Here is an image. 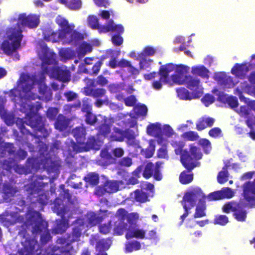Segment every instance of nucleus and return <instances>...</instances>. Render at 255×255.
Instances as JSON below:
<instances>
[{
    "mask_svg": "<svg viewBox=\"0 0 255 255\" xmlns=\"http://www.w3.org/2000/svg\"><path fill=\"white\" fill-rule=\"evenodd\" d=\"M55 21L60 28L57 31L50 27H45L42 30L43 38L46 42L56 43L61 40L64 44L75 46L83 39V34L74 29L75 25L69 24L61 15L57 16Z\"/></svg>",
    "mask_w": 255,
    "mask_h": 255,
    "instance_id": "f257e3e1",
    "label": "nucleus"
},
{
    "mask_svg": "<svg viewBox=\"0 0 255 255\" xmlns=\"http://www.w3.org/2000/svg\"><path fill=\"white\" fill-rule=\"evenodd\" d=\"M28 118L20 125L19 128L22 134L19 136L17 133V141L21 143L30 144L27 136H33L39 139L46 138L49 134L48 130L45 128L43 118L37 113H30L27 115Z\"/></svg>",
    "mask_w": 255,
    "mask_h": 255,
    "instance_id": "f03ea898",
    "label": "nucleus"
},
{
    "mask_svg": "<svg viewBox=\"0 0 255 255\" xmlns=\"http://www.w3.org/2000/svg\"><path fill=\"white\" fill-rule=\"evenodd\" d=\"M18 235L22 237L21 242L23 247L18 251L20 255H41V253H36L38 251L39 245L36 239L31 238L26 234V231L19 232ZM60 247L57 246H49L44 251L43 255H67L73 249H68L67 245L64 244H59Z\"/></svg>",
    "mask_w": 255,
    "mask_h": 255,
    "instance_id": "7ed1b4c3",
    "label": "nucleus"
},
{
    "mask_svg": "<svg viewBox=\"0 0 255 255\" xmlns=\"http://www.w3.org/2000/svg\"><path fill=\"white\" fill-rule=\"evenodd\" d=\"M172 145L176 155H180V161L182 165L189 171L200 165L198 160L202 158L200 149L194 144L189 145V151L183 150L185 143L183 141H174Z\"/></svg>",
    "mask_w": 255,
    "mask_h": 255,
    "instance_id": "20e7f679",
    "label": "nucleus"
},
{
    "mask_svg": "<svg viewBox=\"0 0 255 255\" xmlns=\"http://www.w3.org/2000/svg\"><path fill=\"white\" fill-rule=\"evenodd\" d=\"M24 224L27 229L31 228V231L33 234L43 233L40 236L42 244L47 243L51 239L52 237L47 229L48 223L43 220L39 213H37V216L31 215Z\"/></svg>",
    "mask_w": 255,
    "mask_h": 255,
    "instance_id": "39448f33",
    "label": "nucleus"
},
{
    "mask_svg": "<svg viewBox=\"0 0 255 255\" xmlns=\"http://www.w3.org/2000/svg\"><path fill=\"white\" fill-rule=\"evenodd\" d=\"M116 214L118 217V220L115 223L114 231L115 234L117 235H122L125 231L128 230V228L134 223L135 220L138 218L137 214H128L124 208L119 209Z\"/></svg>",
    "mask_w": 255,
    "mask_h": 255,
    "instance_id": "423d86ee",
    "label": "nucleus"
},
{
    "mask_svg": "<svg viewBox=\"0 0 255 255\" xmlns=\"http://www.w3.org/2000/svg\"><path fill=\"white\" fill-rule=\"evenodd\" d=\"M205 198L201 189H195L188 192L184 195L181 203L184 209V213L180 216L181 220L180 224H182L185 219L190 213V210L196 204L197 200L200 198Z\"/></svg>",
    "mask_w": 255,
    "mask_h": 255,
    "instance_id": "0eeeda50",
    "label": "nucleus"
},
{
    "mask_svg": "<svg viewBox=\"0 0 255 255\" xmlns=\"http://www.w3.org/2000/svg\"><path fill=\"white\" fill-rule=\"evenodd\" d=\"M86 228V223L83 219H78L76 220V224L70 234L67 235L66 237L59 238L57 243L58 244H64L67 245L68 249H73L71 244L80 241L82 231Z\"/></svg>",
    "mask_w": 255,
    "mask_h": 255,
    "instance_id": "6e6552de",
    "label": "nucleus"
},
{
    "mask_svg": "<svg viewBox=\"0 0 255 255\" xmlns=\"http://www.w3.org/2000/svg\"><path fill=\"white\" fill-rule=\"evenodd\" d=\"M5 34L6 39L1 43L0 48L4 54L10 56L16 52V28H7Z\"/></svg>",
    "mask_w": 255,
    "mask_h": 255,
    "instance_id": "1a4fd4ad",
    "label": "nucleus"
},
{
    "mask_svg": "<svg viewBox=\"0 0 255 255\" xmlns=\"http://www.w3.org/2000/svg\"><path fill=\"white\" fill-rule=\"evenodd\" d=\"M162 164L161 161H157L155 164L151 162H147L143 170V177L146 179L153 177V179L156 181L161 180L163 178L161 170Z\"/></svg>",
    "mask_w": 255,
    "mask_h": 255,
    "instance_id": "9d476101",
    "label": "nucleus"
},
{
    "mask_svg": "<svg viewBox=\"0 0 255 255\" xmlns=\"http://www.w3.org/2000/svg\"><path fill=\"white\" fill-rule=\"evenodd\" d=\"M17 27H27L30 29L36 28L39 23V17L36 14H29L26 15V13H21L18 15L17 18Z\"/></svg>",
    "mask_w": 255,
    "mask_h": 255,
    "instance_id": "9b49d317",
    "label": "nucleus"
},
{
    "mask_svg": "<svg viewBox=\"0 0 255 255\" xmlns=\"http://www.w3.org/2000/svg\"><path fill=\"white\" fill-rule=\"evenodd\" d=\"M243 195L249 207H255V179L253 181L246 182L243 185Z\"/></svg>",
    "mask_w": 255,
    "mask_h": 255,
    "instance_id": "f8f14e48",
    "label": "nucleus"
},
{
    "mask_svg": "<svg viewBox=\"0 0 255 255\" xmlns=\"http://www.w3.org/2000/svg\"><path fill=\"white\" fill-rule=\"evenodd\" d=\"M200 80L197 77L191 75L185 76L184 79L179 85H185L186 87L193 91L194 98H199L202 95V92L199 90Z\"/></svg>",
    "mask_w": 255,
    "mask_h": 255,
    "instance_id": "ddd939ff",
    "label": "nucleus"
},
{
    "mask_svg": "<svg viewBox=\"0 0 255 255\" xmlns=\"http://www.w3.org/2000/svg\"><path fill=\"white\" fill-rule=\"evenodd\" d=\"M7 208L5 211L0 215V222L5 226L13 225L16 223V212L11 211L10 208Z\"/></svg>",
    "mask_w": 255,
    "mask_h": 255,
    "instance_id": "4468645a",
    "label": "nucleus"
},
{
    "mask_svg": "<svg viewBox=\"0 0 255 255\" xmlns=\"http://www.w3.org/2000/svg\"><path fill=\"white\" fill-rule=\"evenodd\" d=\"M100 158L97 160V163L102 166H107L115 162L116 159L107 149H102L100 153Z\"/></svg>",
    "mask_w": 255,
    "mask_h": 255,
    "instance_id": "2eb2a0df",
    "label": "nucleus"
},
{
    "mask_svg": "<svg viewBox=\"0 0 255 255\" xmlns=\"http://www.w3.org/2000/svg\"><path fill=\"white\" fill-rule=\"evenodd\" d=\"M57 214L61 216V219L56 220V225L53 229L55 234H62L64 233L67 228V223L64 221L65 210L61 209L57 212Z\"/></svg>",
    "mask_w": 255,
    "mask_h": 255,
    "instance_id": "dca6fc26",
    "label": "nucleus"
},
{
    "mask_svg": "<svg viewBox=\"0 0 255 255\" xmlns=\"http://www.w3.org/2000/svg\"><path fill=\"white\" fill-rule=\"evenodd\" d=\"M249 71V68L247 63H237L231 70V73L235 75L236 77L241 79H245Z\"/></svg>",
    "mask_w": 255,
    "mask_h": 255,
    "instance_id": "f3484780",
    "label": "nucleus"
},
{
    "mask_svg": "<svg viewBox=\"0 0 255 255\" xmlns=\"http://www.w3.org/2000/svg\"><path fill=\"white\" fill-rule=\"evenodd\" d=\"M99 149L98 145L96 138L94 136L89 137L84 144L80 145L78 148L75 147L74 150L76 152H81L83 151H87L90 149Z\"/></svg>",
    "mask_w": 255,
    "mask_h": 255,
    "instance_id": "a211bd4d",
    "label": "nucleus"
},
{
    "mask_svg": "<svg viewBox=\"0 0 255 255\" xmlns=\"http://www.w3.org/2000/svg\"><path fill=\"white\" fill-rule=\"evenodd\" d=\"M214 79L225 88H231L234 86L232 78L227 75L225 72L216 73Z\"/></svg>",
    "mask_w": 255,
    "mask_h": 255,
    "instance_id": "6ab92c4d",
    "label": "nucleus"
},
{
    "mask_svg": "<svg viewBox=\"0 0 255 255\" xmlns=\"http://www.w3.org/2000/svg\"><path fill=\"white\" fill-rule=\"evenodd\" d=\"M189 67L183 65H176L175 68V74L172 76V80L173 81L179 84V83L182 81L184 79L185 76L188 73Z\"/></svg>",
    "mask_w": 255,
    "mask_h": 255,
    "instance_id": "aec40b11",
    "label": "nucleus"
},
{
    "mask_svg": "<svg viewBox=\"0 0 255 255\" xmlns=\"http://www.w3.org/2000/svg\"><path fill=\"white\" fill-rule=\"evenodd\" d=\"M17 84L18 86L21 87L22 91L24 93L29 92L33 87L32 80L30 77L24 74H22L20 76L19 80L17 81Z\"/></svg>",
    "mask_w": 255,
    "mask_h": 255,
    "instance_id": "412c9836",
    "label": "nucleus"
},
{
    "mask_svg": "<svg viewBox=\"0 0 255 255\" xmlns=\"http://www.w3.org/2000/svg\"><path fill=\"white\" fill-rule=\"evenodd\" d=\"M16 193V188L9 183H5L2 187V198L6 202H10L14 197Z\"/></svg>",
    "mask_w": 255,
    "mask_h": 255,
    "instance_id": "4be33fe9",
    "label": "nucleus"
},
{
    "mask_svg": "<svg viewBox=\"0 0 255 255\" xmlns=\"http://www.w3.org/2000/svg\"><path fill=\"white\" fill-rule=\"evenodd\" d=\"M72 133L77 143V144L74 145V148L75 147L78 148L80 145L84 144L86 136V131L84 128L80 127H77L73 130Z\"/></svg>",
    "mask_w": 255,
    "mask_h": 255,
    "instance_id": "5701e85b",
    "label": "nucleus"
},
{
    "mask_svg": "<svg viewBox=\"0 0 255 255\" xmlns=\"http://www.w3.org/2000/svg\"><path fill=\"white\" fill-rule=\"evenodd\" d=\"M82 111L85 112V122L87 125L90 126H94L98 121L96 115L91 112V108L88 105H83Z\"/></svg>",
    "mask_w": 255,
    "mask_h": 255,
    "instance_id": "b1692460",
    "label": "nucleus"
},
{
    "mask_svg": "<svg viewBox=\"0 0 255 255\" xmlns=\"http://www.w3.org/2000/svg\"><path fill=\"white\" fill-rule=\"evenodd\" d=\"M215 122V120L211 117H202L199 119L196 123V128L198 131H201L208 127H211Z\"/></svg>",
    "mask_w": 255,
    "mask_h": 255,
    "instance_id": "393cba45",
    "label": "nucleus"
},
{
    "mask_svg": "<svg viewBox=\"0 0 255 255\" xmlns=\"http://www.w3.org/2000/svg\"><path fill=\"white\" fill-rule=\"evenodd\" d=\"M111 128V125L108 123L107 118H104L102 121V123L97 128L98 134L104 137L108 136L110 133Z\"/></svg>",
    "mask_w": 255,
    "mask_h": 255,
    "instance_id": "a878e982",
    "label": "nucleus"
},
{
    "mask_svg": "<svg viewBox=\"0 0 255 255\" xmlns=\"http://www.w3.org/2000/svg\"><path fill=\"white\" fill-rule=\"evenodd\" d=\"M191 73L193 75L198 76L203 79L209 78V71L204 66H193L191 68Z\"/></svg>",
    "mask_w": 255,
    "mask_h": 255,
    "instance_id": "bb28decb",
    "label": "nucleus"
},
{
    "mask_svg": "<svg viewBox=\"0 0 255 255\" xmlns=\"http://www.w3.org/2000/svg\"><path fill=\"white\" fill-rule=\"evenodd\" d=\"M146 231L141 229H134L133 230H128L126 235L127 239L131 238H136L139 239H143L145 238Z\"/></svg>",
    "mask_w": 255,
    "mask_h": 255,
    "instance_id": "cd10ccee",
    "label": "nucleus"
},
{
    "mask_svg": "<svg viewBox=\"0 0 255 255\" xmlns=\"http://www.w3.org/2000/svg\"><path fill=\"white\" fill-rule=\"evenodd\" d=\"M99 175L96 172H89L83 178L86 184L95 186L97 185L99 183Z\"/></svg>",
    "mask_w": 255,
    "mask_h": 255,
    "instance_id": "c85d7f7f",
    "label": "nucleus"
},
{
    "mask_svg": "<svg viewBox=\"0 0 255 255\" xmlns=\"http://www.w3.org/2000/svg\"><path fill=\"white\" fill-rule=\"evenodd\" d=\"M124 130L119 128L114 127L113 131L109 136V140L111 141L122 142L124 140Z\"/></svg>",
    "mask_w": 255,
    "mask_h": 255,
    "instance_id": "c756f323",
    "label": "nucleus"
},
{
    "mask_svg": "<svg viewBox=\"0 0 255 255\" xmlns=\"http://www.w3.org/2000/svg\"><path fill=\"white\" fill-rule=\"evenodd\" d=\"M57 79L63 82H69L70 80V72L68 70H63L57 68L55 70Z\"/></svg>",
    "mask_w": 255,
    "mask_h": 255,
    "instance_id": "7c9ffc66",
    "label": "nucleus"
},
{
    "mask_svg": "<svg viewBox=\"0 0 255 255\" xmlns=\"http://www.w3.org/2000/svg\"><path fill=\"white\" fill-rule=\"evenodd\" d=\"M206 206L205 201L204 200L200 199L199 205L197 206L195 212L193 217L194 218H202L206 215Z\"/></svg>",
    "mask_w": 255,
    "mask_h": 255,
    "instance_id": "2f4dec72",
    "label": "nucleus"
},
{
    "mask_svg": "<svg viewBox=\"0 0 255 255\" xmlns=\"http://www.w3.org/2000/svg\"><path fill=\"white\" fill-rule=\"evenodd\" d=\"M146 132L150 135L159 136L161 134V128L158 123L150 124L146 128Z\"/></svg>",
    "mask_w": 255,
    "mask_h": 255,
    "instance_id": "473e14b6",
    "label": "nucleus"
},
{
    "mask_svg": "<svg viewBox=\"0 0 255 255\" xmlns=\"http://www.w3.org/2000/svg\"><path fill=\"white\" fill-rule=\"evenodd\" d=\"M235 219L239 222H245L247 217V211L237 204V207L233 213Z\"/></svg>",
    "mask_w": 255,
    "mask_h": 255,
    "instance_id": "72a5a7b5",
    "label": "nucleus"
},
{
    "mask_svg": "<svg viewBox=\"0 0 255 255\" xmlns=\"http://www.w3.org/2000/svg\"><path fill=\"white\" fill-rule=\"evenodd\" d=\"M192 170L189 171L188 169L183 171L179 176V181L182 184H187L191 183L193 180L194 175L190 173Z\"/></svg>",
    "mask_w": 255,
    "mask_h": 255,
    "instance_id": "f704fd0d",
    "label": "nucleus"
},
{
    "mask_svg": "<svg viewBox=\"0 0 255 255\" xmlns=\"http://www.w3.org/2000/svg\"><path fill=\"white\" fill-rule=\"evenodd\" d=\"M85 92L87 96H92L95 98L99 99L105 95L106 91L105 89L103 88H89L87 90H86Z\"/></svg>",
    "mask_w": 255,
    "mask_h": 255,
    "instance_id": "c9c22d12",
    "label": "nucleus"
},
{
    "mask_svg": "<svg viewBox=\"0 0 255 255\" xmlns=\"http://www.w3.org/2000/svg\"><path fill=\"white\" fill-rule=\"evenodd\" d=\"M68 122L65 117L62 115L58 116L55 123V127L60 131L65 129L68 127Z\"/></svg>",
    "mask_w": 255,
    "mask_h": 255,
    "instance_id": "e433bc0d",
    "label": "nucleus"
},
{
    "mask_svg": "<svg viewBox=\"0 0 255 255\" xmlns=\"http://www.w3.org/2000/svg\"><path fill=\"white\" fill-rule=\"evenodd\" d=\"M111 244V241L108 239H103L99 240L96 245V251L106 252L108 250Z\"/></svg>",
    "mask_w": 255,
    "mask_h": 255,
    "instance_id": "4c0bfd02",
    "label": "nucleus"
},
{
    "mask_svg": "<svg viewBox=\"0 0 255 255\" xmlns=\"http://www.w3.org/2000/svg\"><path fill=\"white\" fill-rule=\"evenodd\" d=\"M148 194L141 189H136L134 191V199L137 202L144 203L148 200Z\"/></svg>",
    "mask_w": 255,
    "mask_h": 255,
    "instance_id": "58836bf2",
    "label": "nucleus"
},
{
    "mask_svg": "<svg viewBox=\"0 0 255 255\" xmlns=\"http://www.w3.org/2000/svg\"><path fill=\"white\" fill-rule=\"evenodd\" d=\"M104 184L106 187V189H107V193H115L119 190V185L116 181L108 180L105 181Z\"/></svg>",
    "mask_w": 255,
    "mask_h": 255,
    "instance_id": "ea45409f",
    "label": "nucleus"
},
{
    "mask_svg": "<svg viewBox=\"0 0 255 255\" xmlns=\"http://www.w3.org/2000/svg\"><path fill=\"white\" fill-rule=\"evenodd\" d=\"M228 165L226 164L220 171L217 176V180L220 184H223L228 180L229 173L228 171Z\"/></svg>",
    "mask_w": 255,
    "mask_h": 255,
    "instance_id": "a19ab883",
    "label": "nucleus"
},
{
    "mask_svg": "<svg viewBox=\"0 0 255 255\" xmlns=\"http://www.w3.org/2000/svg\"><path fill=\"white\" fill-rule=\"evenodd\" d=\"M177 96L181 100H190L193 98L190 92L184 88H179L176 89Z\"/></svg>",
    "mask_w": 255,
    "mask_h": 255,
    "instance_id": "79ce46f5",
    "label": "nucleus"
},
{
    "mask_svg": "<svg viewBox=\"0 0 255 255\" xmlns=\"http://www.w3.org/2000/svg\"><path fill=\"white\" fill-rule=\"evenodd\" d=\"M140 249V243L137 241L128 242L126 244V252L127 253H131L134 251H138Z\"/></svg>",
    "mask_w": 255,
    "mask_h": 255,
    "instance_id": "37998d69",
    "label": "nucleus"
},
{
    "mask_svg": "<svg viewBox=\"0 0 255 255\" xmlns=\"http://www.w3.org/2000/svg\"><path fill=\"white\" fill-rule=\"evenodd\" d=\"M100 221V218L94 213H91L87 215L86 227L89 226L93 227L98 224Z\"/></svg>",
    "mask_w": 255,
    "mask_h": 255,
    "instance_id": "c03bdc74",
    "label": "nucleus"
},
{
    "mask_svg": "<svg viewBox=\"0 0 255 255\" xmlns=\"http://www.w3.org/2000/svg\"><path fill=\"white\" fill-rule=\"evenodd\" d=\"M44 187V183L43 182H38L34 181L30 184L29 189L30 191V194H33L38 193L41 191Z\"/></svg>",
    "mask_w": 255,
    "mask_h": 255,
    "instance_id": "a18cd8bd",
    "label": "nucleus"
},
{
    "mask_svg": "<svg viewBox=\"0 0 255 255\" xmlns=\"http://www.w3.org/2000/svg\"><path fill=\"white\" fill-rule=\"evenodd\" d=\"M124 139H127V142L129 145L134 143L135 135L134 132L128 128L124 130Z\"/></svg>",
    "mask_w": 255,
    "mask_h": 255,
    "instance_id": "49530a36",
    "label": "nucleus"
},
{
    "mask_svg": "<svg viewBox=\"0 0 255 255\" xmlns=\"http://www.w3.org/2000/svg\"><path fill=\"white\" fill-rule=\"evenodd\" d=\"M229 218L225 215H217L215 216L213 223L215 225L225 226L229 223Z\"/></svg>",
    "mask_w": 255,
    "mask_h": 255,
    "instance_id": "de8ad7c7",
    "label": "nucleus"
},
{
    "mask_svg": "<svg viewBox=\"0 0 255 255\" xmlns=\"http://www.w3.org/2000/svg\"><path fill=\"white\" fill-rule=\"evenodd\" d=\"M155 53V49L151 46H146L142 51L137 54L138 58H144L147 56H153Z\"/></svg>",
    "mask_w": 255,
    "mask_h": 255,
    "instance_id": "09e8293b",
    "label": "nucleus"
},
{
    "mask_svg": "<svg viewBox=\"0 0 255 255\" xmlns=\"http://www.w3.org/2000/svg\"><path fill=\"white\" fill-rule=\"evenodd\" d=\"M15 159L12 158H8L3 160L2 167L3 169L10 171L12 168H14V169L16 170L15 168Z\"/></svg>",
    "mask_w": 255,
    "mask_h": 255,
    "instance_id": "8fccbe9b",
    "label": "nucleus"
},
{
    "mask_svg": "<svg viewBox=\"0 0 255 255\" xmlns=\"http://www.w3.org/2000/svg\"><path fill=\"white\" fill-rule=\"evenodd\" d=\"M182 137L189 141H196L199 138L198 133L194 131H189L183 133Z\"/></svg>",
    "mask_w": 255,
    "mask_h": 255,
    "instance_id": "3c124183",
    "label": "nucleus"
},
{
    "mask_svg": "<svg viewBox=\"0 0 255 255\" xmlns=\"http://www.w3.org/2000/svg\"><path fill=\"white\" fill-rule=\"evenodd\" d=\"M113 23V20L110 19L106 25H99L97 29L98 32L102 34L112 32Z\"/></svg>",
    "mask_w": 255,
    "mask_h": 255,
    "instance_id": "603ef678",
    "label": "nucleus"
},
{
    "mask_svg": "<svg viewBox=\"0 0 255 255\" xmlns=\"http://www.w3.org/2000/svg\"><path fill=\"white\" fill-rule=\"evenodd\" d=\"M136 60H140L139 65L140 70H144L150 68V65L153 62L152 59H146L145 57L138 58L137 56Z\"/></svg>",
    "mask_w": 255,
    "mask_h": 255,
    "instance_id": "864d4df0",
    "label": "nucleus"
},
{
    "mask_svg": "<svg viewBox=\"0 0 255 255\" xmlns=\"http://www.w3.org/2000/svg\"><path fill=\"white\" fill-rule=\"evenodd\" d=\"M40 47L41 48L42 52L43 53V60L44 61V62L49 65L51 63V61L50 58L47 57L48 54L49 53V49L47 46V44L43 42L40 44Z\"/></svg>",
    "mask_w": 255,
    "mask_h": 255,
    "instance_id": "5fc2aeb1",
    "label": "nucleus"
},
{
    "mask_svg": "<svg viewBox=\"0 0 255 255\" xmlns=\"http://www.w3.org/2000/svg\"><path fill=\"white\" fill-rule=\"evenodd\" d=\"M199 144L203 149L205 153H208L211 150V144L208 139L206 138L201 139L199 141Z\"/></svg>",
    "mask_w": 255,
    "mask_h": 255,
    "instance_id": "6e6d98bb",
    "label": "nucleus"
},
{
    "mask_svg": "<svg viewBox=\"0 0 255 255\" xmlns=\"http://www.w3.org/2000/svg\"><path fill=\"white\" fill-rule=\"evenodd\" d=\"M88 24L93 29H97L99 26V20L94 15H90L88 18Z\"/></svg>",
    "mask_w": 255,
    "mask_h": 255,
    "instance_id": "4d7b16f0",
    "label": "nucleus"
},
{
    "mask_svg": "<svg viewBox=\"0 0 255 255\" xmlns=\"http://www.w3.org/2000/svg\"><path fill=\"white\" fill-rule=\"evenodd\" d=\"M158 74L160 75V80L167 83L168 82L169 73L163 65L160 67Z\"/></svg>",
    "mask_w": 255,
    "mask_h": 255,
    "instance_id": "13d9d810",
    "label": "nucleus"
},
{
    "mask_svg": "<svg viewBox=\"0 0 255 255\" xmlns=\"http://www.w3.org/2000/svg\"><path fill=\"white\" fill-rule=\"evenodd\" d=\"M221 191L223 199H230L235 195L234 191L229 187L223 188Z\"/></svg>",
    "mask_w": 255,
    "mask_h": 255,
    "instance_id": "bf43d9fd",
    "label": "nucleus"
},
{
    "mask_svg": "<svg viewBox=\"0 0 255 255\" xmlns=\"http://www.w3.org/2000/svg\"><path fill=\"white\" fill-rule=\"evenodd\" d=\"M132 164V159L128 156L121 158L118 162V165L121 167H129Z\"/></svg>",
    "mask_w": 255,
    "mask_h": 255,
    "instance_id": "052dcab7",
    "label": "nucleus"
},
{
    "mask_svg": "<svg viewBox=\"0 0 255 255\" xmlns=\"http://www.w3.org/2000/svg\"><path fill=\"white\" fill-rule=\"evenodd\" d=\"M1 117L7 126H11L14 123V115L10 113H6Z\"/></svg>",
    "mask_w": 255,
    "mask_h": 255,
    "instance_id": "680f3d73",
    "label": "nucleus"
},
{
    "mask_svg": "<svg viewBox=\"0 0 255 255\" xmlns=\"http://www.w3.org/2000/svg\"><path fill=\"white\" fill-rule=\"evenodd\" d=\"M58 113V110L56 108H49L46 112V116L50 120H54Z\"/></svg>",
    "mask_w": 255,
    "mask_h": 255,
    "instance_id": "e2e57ef3",
    "label": "nucleus"
},
{
    "mask_svg": "<svg viewBox=\"0 0 255 255\" xmlns=\"http://www.w3.org/2000/svg\"><path fill=\"white\" fill-rule=\"evenodd\" d=\"M214 101L215 99L214 96L209 94H205L202 99V102L206 106H208L212 104Z\"/></svg>",
    "mask_w": 255,
    "mask_h": 255,
    "instance_id": "0e129e2a",
    "label": "nucleus"
},
{
    "mask_svg": "<svg viewBox=\"0 0 255 255\" xmlns=\"http://www.w3.org/2000/svg\"><path fill=\"white\" fill-rule=\"evenodd\" d=\"M233 204V203L231 202H228L225 204L222 208L223 212L226 213H229L230 211H232L234 213L237 207V206L234 207Z\"/></svg>",
    "mask_w": 255,
    "mask_h": 255,
    "instance_id": "69168bd1",
    "label": "nucleus"
},
{
    "mask_svg": "<svg viewBox=\"0 0 255 255\" xmlns=\"http://www.w3.org/2000/svg\"><path fill=\"white\" fill-rule=\"evenodd\" d=\"M125 105L128 107L134 106L136 102V99L134 95H130L124 99Z\"/></svg>",
    "mask_w": 255,
    "mask_h": 255,
    "instance_id": "338daca9",
    "label": "nucleus"
},
{
    "mask_svg": "<svg viewBox=\"0 0 255 255\" xmlns=\"http://www.w3.org/2000/svg\"><path fill=\"white\" fill-rule=\"evenodd\" d=\"M209 135L213 138H217L221 136L222 134L221 129L218 127L214 128L209 131Z\"/></svg>",
    "mask_w": 255,
    "mask_h": 255,
    "instance_id": "774afa93",
    "label": "nucleus"
}]
</instances>
